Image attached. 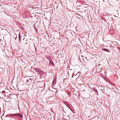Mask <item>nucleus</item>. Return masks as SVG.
<instances>
[{"label": "nucleus", "mask_w": 120, "mask_h": 120, "mask_svg": "<svg viewBox=\"0 0 120 120\" xmlns=\"http://www.w3.org/2000/svg\"><path fill=\"white\" fill-rule=\"evenodd\" d=\"M85 60H87V59L86 58H85Z\"/></svg>", "instance_id": "10"}, {"label": "nucleus", "mask_w": 120, "mask_h": 120, "mask_svg": "<svg viewBox=\"0 0 120 120\" xmlns=\"http://www.w3.org/2000/svg\"><path fill=\"white\" fill-rule=\"evenodd\" d=\"M104 50L107 52H110V51L107 49H104Z\"/></svg>", "instance_id": "6"}, {"label": "nucleus", "mask_w": 120, "mask_h": 120, "mask_svg": "<svg viewBox=\"0 0 120 120\" xmlns=\"http://www.w3.org/2000/svg\"><path fill=\"white\" fill-rule=\"evenodd\" d=\"M54 84H55V83H54V82L53 81L52 82V85H53Z\"/></svg>", "instance_id": "8"}, {"label": "nucleus", "mask_w": 120, "mask_h": 120, "mask_svg": "<svg viewBox=\"0 0 120 120\" xmlns=\"http://www.w3.org/2000/svg\"><path fill=\"white\" fill-rule=\"evenodd\" d=\"M49 64H50L52 65L53 64V62L50 61L49 62Z\"/></svg>", "instance_id": "7"}, {"label": "nucleus", "mask_w": 120, "mask_h": 120, "mask_svg": "<svg viewBox=\"0 0 120 120\" xmlns=\"http://www.w3.org/2000/svg\"><path fill=\"white\" fill-rule=\"evenodd\" d=\"M82 57V55H81V56Z\"/></svg>", "instance_id": "12"}, {"label": "nucleus", "mask_w": 120, "mask_h": 120, "mask_svg": "<svg viewBox=\"0 0 120 120\" xmlns=\"http://www.w3.org/2000/svg\"><path fill=\"white\" fill-rule=\"evenodd\" d=\"M38 71H38V73H40L41 74L43 73V71L41 70L40 69H39V70Z\"/></svg>", "instance_id": "2"}, {"label": "nucleus", "mask_w": 120, "mask_h": 120, "mask_svg": "<svg viewBox=\"0 0 120 120\" xmlns=\"http://www.w3.org/2000/svg\"><path fill=\"white\" fill-rule=\"evenodd\" d=\"M29 80H31V78H30V79H29Z\"/></svg>", "instance_id": "11"}, {"label": "nucleus", "mask_w": 120, "mask_h": 120, "mask_svg": "<svg viewBox=\"0 0 120 120\" xmlns=\"http://www.w3.org/2000/svg\"><path fill=\"white\" fill-rule=\"evenodd\" d=\"M21 33L20 32L19 33V41H20L21 40Z\"/></svg>", "instance_id": "1"}, {"label": "nucleus", "mask_w": 120, "mask_h": 120, "mask_svg": "<svg viewBox=\"0 0 120 120\" xmlns=\"http://www.w3.org/2000/svg\"><path fill=\"white\" fill-rule=\"evenodd\" d=\"M17 116H19L20 118H22L23 116L22 114L18 113Z\"/></svg>", "instance_id": "3"}, {"label": "nucleus", "mask_w": 120, "mask_h": 120, "mask_svg": "<svg viewBox=\"0 0 120 120\" xmlns=\"http://www.w3.org/2000/svg\"><path fill=\"white\" fill-rule=\"evenodd\" d=\"M18 113H16L15 114H12V115L14 116H18Z\"/></svg>", "instance_id": "5"}, {"label": "nucleus", "mask_w": 120, "mask_h": 120, "mask_svg": "<svg viewBox=\"0 0 120 120\" xmlns=\"http://www.w3.org/2000/svg\"><path fill=\"white\" fill-rule=\"evenodd\" d=\"M34 69L35 70V71H36L38 73V71H39V69H38L37 68H35Z\"/></svg>", "instance_id": "4"}, {"label": "nucleus", "mask_w": 120, "mask_h": 120, "mask_svg": "<svg viewBox=\"0 0 120 120\" xmlns=\"http://www.w3.org/2000/svg\"><path fill=\"white\" fill-rule=\"evenodd\" d=\"M29 82V80H28L27 79V82Z\"/></svg>", "instance_id": "9"}]
</instances>
